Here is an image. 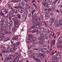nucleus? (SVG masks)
<instances>
[{"mask_svg": "<svg viewBox=\"0 0 62 62\" xmlns=\"http://www.w3.org/2000/svg\"><path fill=\"white\" fill-rule=\"evenodd\" d=\"M30 12L32 13V16H33L34 15H34H37V14H35V11H32Z\"/></svg>", "mask_w": 62, "mask_h": 62, "instance_id": "19", "label": "nucleus"}, {"mask_svg": "<svg viewBox=\"0 0 62 62\" xmlns=\"http://www.w3.org/2000/svg\"><path fill=\"white\" fill-rule=\"evenodd\" d=\"M18 22H19L18 21H14V24L15 25V24H18Z\"/></svg>", "mask_w": 62, "mask_h": 62, "instance_id": "44", "label": "nucleus"}, {"mask_svg": "<svg viewBox=\"0 0 62 62\" xmlns=\"http://www.w3.org/2000/svg\"><path fill=\"white\" fill-rule=\"evenodd\" d=\"M5 11H6V10L5 9H2L1 11L0 14L1 15V16H2V15L3 16H5L4 15V13H3V12H4Z\"/></svg>", "mask_w": 62, "mask_h": 62, "instance_id": "4", "label": "nucleus"}, {"mask_svg": "<svg viewBox=\"0 0 62 62\" xmlns=\"http://www.w3.org/2000/svg\"><path fill=\"white\" fill-rule=\"evenodd\" d=\"M9 23L10 24V26H12V25H13V21H11L9 22Z\"/></svg>", "mask_w": 62, "mask_h": 62, "instance_id": "21", "label": "nucleus"}, {"mask_svg": "<svg viewBox=\"0 0 62 62\" xmlns=\"http://www.w3.org/2000/svg\"><path fill=\"white\" fill-rule=\"evenodd\" d=\"M40 36L41 37H43L44 36V34H43V33H41L40 35Z\"/></svg>", "mask_w": 62, "mask_h": 62, "instance_id": "38", "label": "nucleus"}, {"mask_svg": "<svg viewBox=\"0 0 62 62\" xmlns=\"http://www.w3.org/2000/svg\"><path fill=\"white\" fill-rule=\"evenodd\" d=\"M28 49H30V48H32V46H31L30 45H29L28 46Z\"/></svg>", "mask_w": 62, "mask_h": 62, "instance_id": "51", "label": "nucleus"}, {"mask_svg": "<svg viewBox=\"0 0 62 62\" xmlns=\"http://www.w3.org/2000/svg\"><path fill=\"white\" fill-rule=\"evenodd\" d=\"M39 45H40V44H43V42L42 41H40L39 42H38L37 43V44H39Z\"/></svg>", "mask_w": 62, "mask_h": 62, "instance_id": "40", "label": "nucleus"}, {"mask_svg": "<svg viewBox=\"0 0 62 62\" xmlns=\"http://www.w3.org/2000/svg\"><path fill=\"white\" fill-rule=\"evenodd\" d=\"M20 57H21V56L20 55H19L18 56V58L16 59V60H19V58H20Z\"/></svg>", "mask_w": 62, "mask_h": 62, "instance_id": "62", "label": "nucleus"}, {"mask_svg": "<svg viewBox=\"0 0 62 62\" xmlns=\"http://www.w3.org/2000/svg\"><path fill=\"white\" fill-rule=\"evenodd\" d=\"M7 52H8V51L6 49L5 50H3V51H2V53H7Z\"/></svg>", "mask_w": 62, "mask_h": 62, "instance_id": "37", "label": "nucleus"}, {"mask_svg": "<svg viewBox=\"0 0 62 62\" xmlns=\"http://www.w3.org/2000/svg\"><path fill=\"white\" fill-rule=\"evenodd\" d=\"M43 34L44 36H46V35H47L48 32H43Z\"/></svg>", "mask_w": 62, "mask_h": 62, "instance_id": "39", "label": "nucleus"}, {"mask_svg": "<svg viewBox=\"0 0 62 62\" xmlns=\"http://www.w3.org/2000/svg\"><path fill=\"white\" fill-rule=\"evenodd\" d=\"M8 12L7 10H6L5 13L4 15H8Z\"/></svg>", "mask_w": 62, "mask_h": 62, "instance_id": "36", "label": "nucleus"}, {"mask_svg": "<svg viewBox=\"0 0 62 62\" xmlns=\"http://www.w3.org/2000/svg\"><path fill=\"white\" fill-rule=\"evenodd\" d=\"M36 38H33L31 39V41L32 42H34V41H35V40H36Z\"/></svg>", "mask_w": 62, "mask_h": 62, "instance_id": "30", "label": "nucleus"}, {"mask_svg": "<svg viewBox=\"0 0 62 62\" xmlns=\"http://www.w3.org/2000/svg\"><path fill=\"white\" fill-rule=\"evenodd\" d=\"M59 24L60 25H62V20H60L59 21Z\"/></svg>", "mask_w": 62, "mask_h": 62, "instance_id": "35", "label": "nucleus"}, {"mask_svg": "<svg viewBox=\"0 0 62 62\" xmlns=\"http://www.w3.org/2000/svg\"><path fill=\"white\" fill-rule=\"evenodd\" d=\"M14 40V42H15V44H16L17 42H18V40Z\"/></svg>", "mask_w": 62, "mask_h": 62, "instance_id": "63", "label": "nucleus"}, {"mask_svg": "<svg viewBox=\"0 0 62 62\" xmlns=\"http://www.w3.org/2000/svg\"><path fill=\"white\" fill-rule=\"evenodd\" d=\"M24 13L25 15H27V9H26L24 11Z\"/></svg>", "mask_w": 62, "mask_h": 62, "instance_id": "23", "label": "nucleus"}, {"mask_svg": "<svg viewBox=\"0 0 62 62\" xmlns=\"http://www.w3.org/2000/svg\"><path fill=\"white\" fill-rule=\"evenodd\" d=\"M39 46L40 47H45V45L44 44H42L39 45Z\"/></svg>", "mask_w": 62, "mask_h": 62, "instance_id": "32", "label": "nucleus"}, {"mask_svg": "<svg viewBox=\"0 0 62 62\" xmlns=\"http://www.w3.org/2000/svg\"><path fill=\"white\" fill-rule=\"evenodd\" d=\"M4 33L6 34H10L11 33V32H10L5 31Z\"/></svg>", "mask_w": 62, "mask_h": 62, "instance_id": "26", "label": "nucleus"}, {"mask_svg": "<svg viewBox=\"0 0 62 62\" xmlns=\"http://www.w3.org/2000/svg\"><path fill=\"white\" fill-rule=\"evenodd\" d=\"M3 24H4V21H3V20H2L0 22V25H3Z\"/></svg>", "mask_w": 62, "mask_h": 62, "instance_id": "20", "label": "nucleus"}, {"mask_svg": "<svg viewBox=\"0 0 62 62\" xmlns=\"http://www.w3.org/2000/svg\"><path fill=\"white\" fill-rule=\"evenodd\" d=\"M13 56V55L12 54H11L8 57V58L9 59V62H11V61H12V59L11 58Z\"/></svg>", "mask_w": 62, "mask_h": 62, "instance_id": "7", "label": "nucleus"}, {"mask_svg": "<svg viewBox=\"0 0 62 62\" xmlns=\"http://www.w3.org/2000/svg\"><path fill=\"white\" fill-rule=\"evenodd\" d=\"M12 19L13 21H18V19L16 18H13Z\"/></svg>", "mask_w": 62, "mask_h": 62, "instance_id": "31", "label": "nucleus"}, {"mask_svg": "<svg viewBox=\"0 0 62 62\" xmlns=\"http://www.w3.org/2000/svg\"><path fill=\"white\" fill-rule=\"evenodd\" d=\"M17 60V62H22L23 61V59H21L20 60Z\"/></svg>", "mask_w": 62, "mask_h": 62, "instance_id": "46", "label": "nucleus"}, {"mask_svg": "<svg viewBox=\"0 0 62 62\" xmlns=\"http://www.w3.org/2000/svg\"><path fill=\"white\" fill-rule=\"evenodd\" d=\"M24 6V4H23L22 3H19L18 6V7L19 8H22V7H23Z\"/></svg>", "mask_w": 62, "mask_h": 62, "instance_id": "8", "label": "nucleus"}, {"mask_svg": "<svg viewBox=\"0 0 62 62\" xmlns=\"http://www.w3.org/2000/svg\"><path fill=\"white\" fill-rule=\"evenodd\" d=\"M22 3H23V4H24V5H26V4H27V1L25 0L22 1Z\"/></svg>", "mask_w": 62, "mask_h": 62, "instance_id": "15", "label": "nucleus"}, {"mask_svg": "<svg viewBox=\"0 0 62 62\" xmlns=\"http://www.w3.org/2000/svg\"><path fill=\"white\" fill-rule=\"evenodd\" d=\"M35 13L36 14H38L39 13V11L37 10H35L34 11Z\"/></svg>", "mask_w": 62, "mask_h": 62, "instance_id": "47", "label": "nucleus"}, {"mask_svg": "<svg viewBox=\"0 0 62 62\" xmlns=\"http://www.w3.org/2000/svg\"><path fill=\"white\" fill-rule=\"evenodd\" d=\"M39 30L41 31H42V32H44V31H45L44 28H42L40 29Z\"/></svg>", "mask_w": 62, "mask_h": 62, "instance_id": "28", "label": "nucleus"}, {"mask_svg": "<svg viewBox=\"0 0 62 62\" xmlns=\"http://www.w3.org/2000/svg\"><path fill=\"white\" fill-rule=\"evenodd\" d=\"M58 42L59 44H61L62 43V37H60L58 39Z\"/></svg>", "mask_w": 62, "mask_h": 62, "instance_id": "6", "label": "nucleus"}, {"mask_svg": "<svg viewBox=\"0 0 62 62\" xmlns=\"http://www.w3.org/2000/svg\"><path fill=\"white\" fill-rule=\"evenodd\" d=\"M26 8L27 9H29L30 8V6L28 5H27L26 6Z\"/></svg>", "mask_w": 62, "mask_h": 62, "instance_id": "59", "label": "nucleus"}, {"mask_svg": "<svg viewBox=\"0 0 62 62\" xmlns=\"http://www.w3.org/2000/svg\"><path fill=\"white\" fill-rule=\"evenodd\" d=\"M50 16H49V15H46L45 16V20H47L48 19V17H49Z\"/></svg>", "mask_w": 62, "mask_h": 62, "instance_id": "24", "label": "nucleus"}, {"mask_svg": "<svg viewBox=\"0 0 62 62\" xmlns=\"http://www.w3.org/2000/svg\"><path fill=\"white\" fill-rule=\"evenodd\" d=\"M10 39L9 38V37H7L4 40L5 41H8V40Z\"/></svg>", "mask_w": 62, "mask_h": 62, "instance_id": "29", "label": "nucleus"}, {"mask_svg": "<svg viewBox=\"0 0 62 62\" xmlns=\"http://www.w3.org/2000/svg\"><path fill=\"white\" fill-rule=\"evenodd\" d=\"M53 43L51 41V44H50L51 47H50V49L52 48V46H53Z\"/></svg>", "mask_w": 62, "mask_h": 62, "instance_id": "49", "label": "nucleus"}, {"mask_svg": "<svg viewBox=\"0 0 62 62\" xmlns=\"http://www.w3.org/2000/svg\"><path fill=\"white\" fill-rule=\"evenodd\" d=\"M3 48H4V46L3 45L0 46V49L1 50H3Z\"/></svg>", "mask_w": 62, "mask_h": 62, "instance_id": "54", "label": "nucleus"}, {"mask_svg": "<svg viewBox=\"0 0 62 62\" xmlns=\"http://www.w3.org/2000/svg\"><path fill=\"white\" fill-rule=\"evenodd\" d=\"M11 2H14V3H16L17 2V0H12L11 1Z\"/></svg>", "mask_w": 62, "mask_h": 62, "instance_id": "55", "label": "nucleus"}, {"mask_svg": "<svg viewBox=\"0 0 62 62\" xmlns=\"http://www.w3.org/2000/svg\"><path fill=\"white\" fill-rule=\"evenodd\" d=\"M48 3H46L45 2H43L42 3V4L44 6V7H46V8H49V4H48Z\"/></svg>", "mask_w": 62, "mask_h": 62, "instance_id": "2", "label": "nucleus"}, {"mask_svg": "<svg viewBox=\"0 0 62 62\" xmlns=\"http://www.w3.org/2000/svg\"><path fill=\"white\" fill-rule=\"evenodd\" d=\"M59 27V24H56V27Z\"/></svg>", "mask_w": 62, "mask_h": 62, "instance_id": "58", "label": "nucleus"}, {"mask_svg": "<svg viewBox=\"0 0 62 62\" xmlns=\"http://www.w3.org/2000/svg\"><path fill=\"white\" fill-rule=\"evenodd\" d=\"M59 47L60 48H62L61 49V51L62 52V44L59 45Z\"/></svg>", "mask_w": 62, "mask_h": 62, "instance_id": "56", "label": "nucleus"}, {"mask_svg": "<svg viewBox=\"0 0 62 62\" xmlns=\"http://www.w3.org/2000/svg\"><path fill=\"white\" fill-rule=\"evenodd\" d=\"M37 24V23H35L33 22V25L32 26H33V27L34 28H37V27H39V25H36Z\"/></svg>", "mask_w": 62, "mask_h": 62, "instance_id": "10", "label": "nucleus"}, {"mask_svg": "<svg viewBox=\"0 0 62 62\" xmlns=\"http://www.w3.org/2000/svg\"><path fill=\"white\" fill-rule=\"evenodd\" d=\"M33 59L36 61L39 62V61H40V59H41V57H36V58H35V57H33Z\"/></svg>", "mask_w": 62, "mask_h": 62, "instance_id": "3", "label": "nucleus"}, {"mask_svg": "<svg viewBox=\"0 0 62 62\" xmlns=\"http://www.w3.org/2000/svg\"><path fill=\"white\" fill-rule=\"evenodd\" d=\"M15 46V49H16L17 48H18V45H15V46Z\"/></svg>", "mask_w": 62, "mask_h": 62, "instance_id": "53", "label": "nucleus"}, {"mask_svg": "<svg viewBox=\"0 0 62 62\" xmlns=\"http://www.w3.org/2000/svg\"><path fill=\"white\" fill-rule=\"evenodd\" d=\"M5 26V27L6 29H7L9 25L7 24H5V25H4Z\"/></svg>", "mask_w": 62, "mask_h": 62, "instance_id": "27", "label": "nucleus"}, {"mask_svg": "<svg viewBox=\"0 0 62 62\" xmlns=\"http://www.w3.org/2000/svg\"><path fill=\"white\" fill-rule=\"evenodd\" d=\"M14 12L15 13H18V10L17 9H14Z\"/></svg>", "mask_w": 62, "mask_h": 62, "instance_id": "43", "label": "nucleus"}, {"mask_svg": "<svg viewBox=\"0 0 62 62\" xmlns=\"http://www.w3.org/2000/svg\"><path fill=\"white\" fill-rule=\"evenodd\" d=\"M52 60L54 62H57V59L55 56L53 57L52 58Z\"/></svg>", "mask_w": 62, "mask_h": 62, "instance_id": "5", "label": "nucleus"}, {"mask_svg": "<svg viewBox=\"0 0 62 62\" xmlns=\"http://www.w3.org/2000/svg\"><path fill=\"white\" fill-rule=\"evenodd\" d=\"M55 56L56 57L57 59V58L58 59H60V58H61V56L58 54H56Z\"/></svg>", "mask_w": 62, "mask_h": 62, "instance_id": "14", "label": "nucleus"}, {"mask_svg": "<svg viewBox=\"0 0 62 62\" xmlns=\"http://www.w3.org/2000/svg\"><path fill=\"white\" fill-rule=\"evenodd\" d=\"M10 13H11V14H14V11L13 10H11L10 11Z\"/></svg>", "mask_w": 62, "mask_h": 62, "instance_id": "50", "label": "nucleus"}, {"mask_svg": "<svg viewBox=\"0 0 62 62\" xmlns=\"http://www.w3.org/2000/svg\"><path fill=\"white\" fill-rule=\"evenodd\" d=\"M54 21V18L53 17L51 18L49 20V23H53Z\"/></svg>", "mask_w": 62, "mask_h": 62, "instance_id": "9", "label": "nucleus"}, {"mask_svg": "<svg viewBox=\"0 0 62 62\" xmlns=\"http://www.w3.org/2000/svg\"><path fill=\"white\" fill-rule=\"evenodd\" d=\"M39 25L41 26L44 25V23L42 21L40 22L39 23Z\"/></svg>", "mask_w": 62, "mask_h": 62, "instance_id": "17", "label": "nucleus"}, {"mask_svg": "<svg viewBox=\"0 0 62 62\" xmlns=\"http://www.w3.org/2000/svg\"><path fill=\"white\" fill-rule=\"evenodd\" d=\"M43 53H44V52L45 53H46V52H47V50L46 49L44 48L43 50Z\"/></svg>", "mask_w": 62, "mask_h": 62, "instance_id": "45", "label": "nucleus"}, {"mask_svg": "<svg viewBox=\"0 0 62 62\" xmlns=\"http://www.w3.org/2000/svg\"><path fill=\"white\" fill-rule=\"evenodd\" d=\"M15 27L17 28L18 27H19V25L18 24H15Z\"/></svg>", "mask_w": 62, "mask_h": 62, "instance_id": "64", "label": "nucleus"}, {"mask_svg": "<svg viewBox=\"0 0 62 62\" xmlns=\"http://www.w3.org/2000/svg\"><path fill=\"white\" fill-rule=\"evenodd\" d=\"M36 55L37 56L36 57H40L39 56H41V55L39 54H36Z\"/></svg>", "mask_w": 62, "mask_h": 62, "instance_id": "42", "label": "nucleus"}, {"mask_svg": "<svg viewBox=\"0 0 62 62\" xmlns=\"http://www.w3.org/2000/svg\"><path fill=\"white\" fill-rule=\"evenodd\" d=\"M30 57H35L34 56V53L33 52H32L30 54Z\"/></svg>", "mask_w": 62, "mask_h": 62, "instance_id": "13", "label": "nucleus"}, {"mask_svg": "<svg viewBox=\"0 0 62 62\" xmlns=\"http://www.w3.org/2000/svg\"><path fill=\"white\" fill-rule=\"evenodd\" d=\"M18 11L19 12H20V13H23V10L21 9H18Z\"/></svg>", "mask_w": 62, "mask_h": 62, "instance_id": "22", "label": "nucleus"}, {"mask_svg": "<svg viewBox=\"0 0 62 62\" xmlns=\"http://www.w3.org/2000/svg\"><path fill=\"white\" fill-rule=\"evenodd\" d=\"M16 17L18 19H20L21 18V15L19 14H18L17 15H16Z\"/></svg>", "mask_w": 62, "mask_h": 62, "instance_id": "18", "label": "nucleus"}, {"mask_svg": "<svg viewBox=\"0 0 62 62\" xmlns=\"http://www.w3.org/2000/svg\"><path fill=\"white\" fill-rule=\"evenodd\" d=\"M29 39H31L32 38V35L31 34H30L29 35Z\"/></svg>", "mask_w": 62, "mask_h": 62, "instance_id": "52", "label": "nucleus"}, {"mask_svg": "<svg viewBox=\"0 0 62 62\" xmlns=\"http://www.w3.org/2000/svg\"><path fill=\"white\" fill-rule=\"evenodd\" d=\"M3 55L5 57H6L8 56V54L5 53L3 54Z\"/></svg>", "mask_w": 62, "mask_h": 62, "instance_id": "48", "label": "nucleus"}, {"mask_svg": "<svg viewBox=\"0 0 62 62\" xmlns=\"http://www.w3.org/2000/svg\"><path fill=\"white\" fill-rule=\"evenodd\" d=\"M16 49H15V48L13 47L11 48L10 49V51L11 52H15L16 51Z\"/></svg>", "mask_w": 62, "mask_h": 62, "instance_id": "12", "label": "nucleus"}, {"mask_svg": "<svg viewBox=\"0 0 62 62\" xmlns=\"http://www.w3.org/2000/svg\"><path fill=\"white\" fill-rule=\"evenodd\" d=\"M18 37L17 36H15L13 37V39H18Z\"/></svg>", "mask_w": 62, "mask_h": 62, "instance_id": "57", "label": "nucleus"}, {"mask_svg": "<svg viewBox=\"0 0 62 62\" xmlns=\"http://www.w3.org/2000/svg\"><path fill=\"white\" fill-rule=\"evenodd\" d=\"M37 17L38 16H37L36 15H34L33 16H32V18H34V19H35V18H37Z\"/></svg>", "mask_w": 62, "mask_h": 62, "instance_id": "33", "label": "nucleus"}, {"mask_svg": "<svg viewBox=\"0 0 62 62\" xmlns=\"http://www.w3.org/2000/svg\"><path fill=\"white\" fill-rule=\"evenodd\" d=\"M55 22L56 23H58V22H59V21H58V19H56L55 20Z\"/></svg>", "mask_w": 62, "mask_h": 62, "instance_id": "60", "label": "nucleus"}, {"mask_svg": "<svg viewBox=\"0 0 62 62\" xmlns=\"http://www.w3.org/2000/svg\"><path fill=\"white\" fill-rule=\"evenodd\" d=\"M40 18H37L35 19L34 20L33 19H32L31 20V21H32L33 23H39L40 21Z\"/></svg>", "mask_w": 62, "mask_h": 62, "instance_id": "1", "label": "nucleus"}, {"mask_svg": "<svg viewBox=\"0 0 62 62\" xmlns=\"http://www.w3.org/2000/svg\"><path fill=\"white\" fill-rule=\"evenodd\" d=\"M31 39L29 38L27 40V42L28 43H31Z\"/></svg>", "mask_w": 62, "mask_h": 62, "instance_id": "16", "label": "nucleus"}, {"mask_svg": "<svg viewBox=\"0 0 62 62\" xmlns=\"http://www.w3.org/2000/svg\"><path fill=\"white\" fill-rule=\"evenodd\" d=\"M42 56L43 57H45V54H42Z\"/></svg>", "mask_w": 62, "mask_h": 62, "instance_id": "61", "label": "nucleus"}, {"mask_svg": "<svg viewBox=\"0 0 62 62\" xmlns=\"http://www.w3.org/2000/svg\"><path fill=\"white\" fill-rule=\"evenodd\" d=\"M14 15L10 14H9L8 18L9 19V20H11L10 19H11L12 18L14 17Z\"/></svg>", "mask_w": 62, "mask_h": 62, "instance_id": "11", "label": "nucleus"}, {"mask_svg": "<svg viewBox=\"0 0 62 62\" xmlns=\"http://www.w3.org/2000/svg\"><path fill=\"white\" fill-rule=\"evenodd\" d=\"M34 8H33V7H31L30 8V12H32V11H34Z\"/></svg>", "mask_w": 62, "mask_h": 62, "instance_id": "25", "label": "nucleus"}, {"mask_svg": "<svg viewBox=\"0 0 62 62\" xmlns=\"http://www.w3.org/2000/svg\"><path fill=\"white\" fill-rule=\"evenodd\" d=\"M38 52L40 54H44L43 52L42 51H41L40 50H39L38 51Z\"/></svg>", "mask_w": 62, "mask_h": 62, "instance_id": "34", "label": "nucleus"}, {"mask_svg": "<svg viewBox=\"0 0 62 62\" xmlns=\"http://www.w3.org/2000/svg\"><path fill=\"white\" fill-rule=\"evenodd\" d=\"M5 61H7V60H8V62H9V59L8 58V57L7 58L6 57L5 58Z\"/></svg>", "mask_w": 62, "mask_h": 62, "instance_id": "41", "label": "nucleus"}]
</instances>
